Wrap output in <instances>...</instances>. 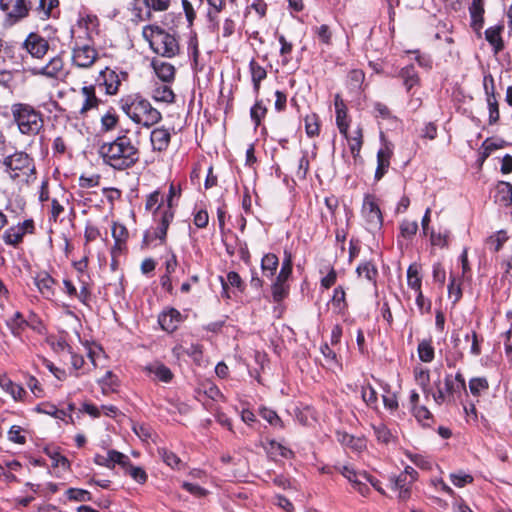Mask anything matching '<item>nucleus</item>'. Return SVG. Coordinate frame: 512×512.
<instances>
[{
  "label": "nucleus",
  "instance_id": "obj_52",
  "mask_svg": "<svg viewBox=\"0 0 512 512\" xmlns=\"http://www.w3.org/2000/svg\"><path fill=\"white\" fill-rule=\"evenodd\" d=\"M117 378L113 375L111 371H107L106 375L99 381L102 386V390L104 394H107L109 391H114V387L117 385Z\"/></svg>",
  "mask_w": 512,
  "mask_h": 512
},
{
  "label": "nucleus",
  "instance_id": "obj_19",
  "mask_svg": "<svg viewBox=\"0 0 512 512\" xmlns=\"http://www.w3.org/2000/svg\"><path fill=\"white\" fill-rule=\"evenodd\" d=\"M392 488L398 491V498L401 500H406L410 497V486L413 483L408 479V475L405 473H400L397 476H393L390 478Z\"/></svg>",
  "mask_w": 512,
  "mask_h": 512
},
{
  "label": "nucleus",
  "instance_id": "obj_13",
  "mask_svg": "<svg viewBox=\"0 0 512 512\" xmlns=\"http://www.w3.org/2000/svg\"><path fill=\"white\" fill-rule=\"evenodd\" d=\"M99 74L100 76L97 80L99 84L105 86V91L108 95H115L121 84L120 75L107 67L100 70Z\"/></svg>",
  "mask_w": 512,
  "mask_h": 512
},
{
  "label": "nucleus",
  "instance_id": "obj_63",
  "mask_svg": "<svg viewBox=\"0 0 512 512\" xmlns=\"http://www.w3.org/2000/svg\"><path fill=\"white\" fill-rule=\"evenodd\" d=\"M315 33L317 34L319 40L322 43L327 44V45H329L331 43L332 34L330 32L328 25L323 24V25L317 27L315 29Z\"/></svg>",
  "mask_w": 512,
  "mask_h": 512
},
{
  "label": "nucleus",
  "instance_id": "obj_4",
  "mask_svg": "<svg viewBox=\"0 0 512 512\" xmlns=\"http://www.w3.org/2000/svg\"><path fill=\"white\" fill-rule=\"evenodd\" d=\"M142 35L149 42L151 49L161 56L171 58L179 52V44L175 36L158 26H145Z\"/></svg>",
  "mask_w": 512,
  "mask_h": 512
},
{
  "label": "nucleus",
  "instance_id": "obj_53",
  "mask_svg": "<svg viewBox=\"0 0 512 512\" xmlns=\"http://www.w3.org/2000/svg\"><path fill=\"white\" fill-rule=\"evenodd\" d=\"M67 496L70 500L85 502L90 500V493L83 489L70 488L67 490Z\"/></svg>",
  "mask_w": 512,
  "mask_h": 512
},
{
  "label": "nucleus",
  "instance_id": "obj_10",
  "mask_svg": "<svg viewBox=\"0 0 512 512\" xmlns=\"http://www.w3.org/2000/svg\"><path fill=\"white\" fill-rule=\"evenodd\" d=\"M483 86L486 94V101L489 111V124H496L500 118L498 101L495 96V84L492 75H486L483 80Z\"/></svg>",
  "mask_w": 512,
  "mask_h": 512
},
{
  "label": "nucleus",
  "instance_id": "obj_48",
  "mask_svg": "<svg viewBox=\"0 0 512 512\" xmlns=\"http://www.w3.org/2000/svg\"><path fill=\"white\" fill-rule=\"evenodd\" d=\"M288 293V287L285 285V281L276 280L272 286L273 299L276 302L282 301Z\"/></svg>",
  "mask_w": 512,
  "mask_h": 512
},
{
  "label": "nucleus",
  "instance_id": "obj_51",
  "mask_svg": "<svg viewBox=\"0 0 512 512\" xmlns=\"http://www.w3.org/2000/svg\"><path fill=\"white\" fill-rule=\"evenodd\" d=\"M159 454L162 457L163 461L172 468H177L181 463L180 458L172 451L160 449Z\"/></svg>",
  "mask_w": 512,
  "mask_h": 512
},
{
  "label": "nucleus",
  "instance_id": "obj_11",
  "mask_svg": "<svg viewBox=\"0 0 512 512\" xmlns=\"http://www.w3.org/2000/svg\"><path fill=\"white\" fill-rule=\"evenodd\" d=\"M362 213L371 228H380L383 222L382 213L372 196H366L363 201Z\"/></svg>",
  "mask_w": 512,
  "mask_h": 512
},
{
  "label": "nucleus",
  "instance_id": "obj_34",
  "mask_svg": "<svg viewBox=\"0 0 512 512\" xmlns=\"http://www.w3.org/2000/svg\"><path fill=\"white\" fill-rule=\"evenodd\" d=\"M407 282L408 286L415 292L421 291V277L415 265H410L407 270Z\"/></svg>",
  "mask_w": 512,
  "mask_h": 512
},
{
  "label": "nucleus",
  "instance_id": "obj_31",
  "mask_svg": "<svg viewBox=\"0 0 512 512\" xmlns=\"http://www.w3.org/2000/svg\"><path fill=\"white\" fill-rule=\"evenodd\" d=\"M418 355L423 362L429 363L434 359V348L431 340H423L419 343Z\"/></svg>",
  "mask_w": 512,
  "mask_h": 512
},
{
  "label": "nucleus",
  "instance_id": "obj_14",
  "mask_svg": "<svg viewBox=\"0 0 512 512\" xmlns=\"http://www.w3.org/2000/svg\"><path fill=\"white\" fill-rule=\"evenodd\" d=\"M435 386L437 390L432 394V397L438 405L449 400L454 393L459 392L451 375L445 377L443 386L440 381L436 382Z\"/></svg>",
  "mask_w": 512,
  "mask_h": 512
},
{
  "label": "nucleus",
  "instance_id": "obj_59",
  "mask_svg": "<svg viewBox=\"0 0 512 512\" xmlns=\"http://www.w3.org/2000/svg\"><path fill=\"white\" fill-rule=\"evenodd\" d=\"M361 396H362L363 401L367 405H372V404L376 403V401H377L376 391L370 385L362 387Z\"/></svg>",
  "mask_w": 512,
  "mask_h": 512
},
{
  "label": "nucleus",
  "instance_id": "obj_39",
  "mask_svg": "<svg viewBox=\"0 0 512 512\" xmlns=\"http://www.w3.org/2000/svg\"><path fill=\"white\" fill-rule=\"evenodd\" d=\"M488 388V381L484 377L472 378L469 381V389L474 396H479L482 392L488 390Z\"/></svg>",
  "mask_w": 512,
  "mask_h": 512
},
{
  "label": "nucleus",
  "instance_id": "obj_9",
  "mask_svg": "<svg viewBox=\"0 0 512 512\" xmlns=\"http://www.w3.org/2000/svg\"><path fill=\"white\" fill-rule=\"evenodd\" d=\"M35 76H45L50 79L63 80L68 75L62 57L55 56L50 61L41 67H35L31 70Z\"/></svg>",
  "mask_w": 512,
  "mask_h": 512
},
{
  "label": "nucleus",
  "instance_id": "obj_33",
  "mask_svg": "<svg viewBox=\"0 0 512 512\" xmlns=\"http://www.w3.org/2000/svg\"><path fill=\"white\" fill-rule=\"evenodd\" d=\"M58 4V0H39L35 11L38 13L41 19H45L51 15L52 9L57 7Z\"/></svg>",
  "mask_w": 512,
  "mask_h": 512
},
{
  "label": "nucleus",
  "instance_id": "obj_17",
  "mask_svg": "<svg viewBox=\"0 0 512 512\" xmlns=\"http://www.w3.org/2000/svg\"><path fill=\"white\" fill-rule=\"evenodd\" d=\"M152 67L159 78L164 83H171L175 79V67L165 61L154 59L152 61Z\"/></svg>",
  "mask_w": 512,
  "mask_h": 512
},
{
  "label": "nucleus",
  "instance_id": "obj_30",
  "mask_svg": "<svg viewBox=\"0 0 512 512\" xmlns=\"http://www.w3.org/2000/svg\"><path fill=\"white\" fill-rule=\"evenodd\" d=\"M25 235V230L23 227H10L4 233V241L7 244L17 245L22 241L23 236Z\"/></svg>",
  "mask_w": 512,
  "mask_h": 512
},
{
  "label": "nucleus",
  "instance_id": "obj_15",
  "mask_svg": "<svg viewBox=\"0 0 512 512\" xmlns=\"http://www.w3.org/2000/svg\"><path fill=\"white\" fill-rule=\"evenodd\" d=\"M144 370L153 380H158L164 383L171 382L174 377L172 371L160 362H153L145 366Z\"/></svg>",
  "mask_w": 512,
  "mask_h": 512
},
{
  "label": "nucleus",
  "instance_id": "obj_45",
  "mask_svg": "<svg viewBox=\"0 0 512 512\" xmlns=\"http://www.w3.org/2000/svg\"><path fill=\"white\" fill-rule=\"evenodd\" d=\"M357 273L360 277H365L369 281H373L377 276V269L370 262H365L357 267Z\"/></svg>",
  "mask_w": 512,
  "mask_h": 512
},
{
  "label": "nucleus",
  "instance_id": "obj_36",
  "mask_svg": "<svg viewBox=\"0 0 512 512\" xmlns=\"http://www.w3.org/2000/svg\"><path fill=\"white\" fill-rule=\"evenodd\" d=\"M412 413L419 423L423 426H430L432 414L425 406H414Z\"/></svg>",
  "mask_w": 512,
  "mask_h": 512
},
{
  "label": "nucleus",
  "instance_id": "obj_21",
  "mask_svg": "<svg viewBox=\"0 0 512 512\" xmlns=\"http://www.w3.org/2000/svg\"><path fill=\"white\" fill-rule=\"evenodd\" d=\"M180 321L181 314L176 309L162 313L158 319L161 328L167 332L175 331Z\"/></svg>",
  "mask_w": 512,
  "mask_h": 512
},
{
  "label": "nucleus",
  "instance_id": "obj_64",
  "mask_svg": "<svg viewBox=\"0 0 512 512\" xmlns=\"http://www.w3.org/2000/svg\"><path fill=\"white\" fill-rule=\"evenodd\" d=\"M448 293L449 297L453 298L454 303L457 302L462 296L460 284L456 283V279L454 277H451V281L448 286Z\"/></svg>",
  "mask_w": 512,
  "mask_h": 512
},
{
  "label": "nucleus",
  "instance_id": "obj_43",
  "mask_svg": "<svg viewBox=\"0 0 512 512\" xmlns=\"http://www.w3.org/2000/svg\"><path fill=\"white\" fill-rule=\"evenodd\" d=\"M108 455L110 458L112 469L116 464L120 465L123 469H125L126 466H129L130 459L127 455L116 450H109Z\"/></svg>",
  "mask_w": 512,
  "mask_h": 512
},
{
  "label": "nucleus",
  "instance_id": "obj_25",
  "mask_svg": "<svg viewBox=\"0 0 512 512\" xmlns=\"http://www.w3.org/2000/svg\"><path fill=\"white\" fill-rule=\"evenodd\" d=\"M504 27L501 25H496L493 27H489L485 31V38L489 42V44L493 47L494 52L497 54L499 53L503 48V40L501 37V32L503 31Z\"/></svg>",
  "mask_w": 512,
  "mask_h": 512
},
{
  "label": "nucleus",
  "instance_id": "obj_23",
  "mask_svg": "<svg viewBox=\"0 0 512 512\" xmlns=\"http://www.w3.org/2000/svg\"><path fill=\"white\" fill-rule=\"evenodd\" d=\"M81 93L84 100L80 107V113L84 114L87 111L98 106L99 99L95 94V87L93 85L83 86L81 89Z\"/></svg>",
  "mask_w": 512,
  "mask_h": 512
},
{
  "label": "nucleus",
  "instance_id": "obj_16",
  "mask_svg": "<svg viewBox=\"0 0 512 512\" xmlns=\"http://www.w3.org/2000/svg\"><path fill=\"white\" fill-rule=\"evenodd\" d=\"M171 134L164 127L155 128L150 135V141L154 151H165L170 143Z\"/></svg>",
  "mask_w": 512,
  "mask_h": 512
},
{
  "label": "nucleus",
  "instance_id": "obj_35",
  "mask_svg": "<svg viewBox=\"0 0 512 512\" xmlns=\"http://www.w3.org/2000/svg\"><path fill=\"white\" fill-rule=\"evenodd\" d=\"M349 142V147L351 150L352 155L356 159L360 153L361 147H362V130L358 128L353 136L345 137Z\"/></svg>",
  "mask_w": 512,
  "mask_h": 512
},
{
  "label": "nucleus",
  "instance_id": "obj_6",
  "mask_svg": "<svg viewBox=\"0 0 512 512\" xmlns=\"http://www.w3.org/2000/svg\"><path fill=\"white\" fill-rule=\"evenodd\" d=\"M31 8V0H0V9L6 14L10 24L26 18Z\"/></svg>",
  "mask_w": 512,
  "mask_h": 512
},
{
  "label": "nucleus",
  "instance_id": "obj_7",
  "mask_svg": "<svg viewBox=\"0 0 512 512\" xmlns=\"http://www.w3.org/2000/svg\"><path fill=\"white\" fill-rule=\"evenodd\" d=\"M399 75L403 79V85L405 86L407 92L411 94L408 105L413 110H416L422 104L421 97L416 95V91L412 92L415 87L420 86V78L418 73L416 72L413 65H409L402 68Z\"/></svg>",
  "mask_w": 512,
  "mask_h": 512
},
{
  "label": "nucleus",
  "instance_id": "obj_3",
  "mask_svg": "<svg viewBox=\"0 0 512 512\" xmlns=\"http://www.w3.org/2000/svg\"><path fill=\"white\" fill-rule=\"evenodd\" d=\"M121 108L133 122L144 127L153 126L162 119L161 113L139 95L123 99Z\"/></svg>",
  "mask_w": 512,
  "mask_h": 512
},
{
  "label": "nucleus",
  "instance_id": "obj_18",
  "mask_svg": "<svg viewBox=\"0 0 512 512\" xmlns=\"http://www.w3.org/2000/svg\"><path fill=\"white\" fill-rule=\"evenodd\" d=\"M170 83L156 82L151 90V97L156 102L171 104L175 100V94L169 86Z\"/></svg>",
  "mask_w": 512,
  "mask_h": 512
},
{
  "label": "nucleus",
  "instance_id": "obj_37",
  "mask_svg": "<svg viewBox=\"0 0 512 512\" xmlns=\"http://www.w3.org/2000/svg\"><path fill=\"white\" fill-rule=\"evenodd\" d=\"M339 471L352 484H355L359 478H366L369 480V475L366 472H357L350 466H342L339 468Z\"/></svg>",
  "mask_w": 512,
  "mask_h": 512
},
{
  "label": "nucleus",
  "instance_id": "obj_32",
  "mask_svg": "<svg viewBox=\"0 0 512 512\" xmlns=\"http://www.w3.org/2000/svg\"><path fill=\"white\" fill-rule=\"evenodd\" d=\"M414 377L418 385L422 388L423 392L429 394L428 385L430 382L429 370L423 367H416L414 369Z\"/></svg>",
  "mask_w": 512,
  "mask_h": 512
},
{
  "label": "nucleus",
  "instance_id": "obj_20",
  "mask_svg": "<svg viewBox=\"0 0 512 512\" xmlns=\"http://www.w3.org/2000/svg\"><path fill=\"white\" fill-rule=\"evenodd\" d=\"M392 156V149L388 144L381 148L377 153V169L375 172V178L380 180L390 165V158Z\"/></svg>",
  "mask_w": 512,
  "mask_h": 512
},
{
  "label": "nucleus",
  "instance_id": "obj_22",
  "mask_svg": "<svg viewBox=\"0 0 512 512\" xmlns=\"http://www.w3.org/2000/svg\"><path fill=\"white\" fill-rule=\"evenodd\" d=\"M54 283V279L47 272H40L35 277V285L45 298H51L54 295Z\"/></svg>",
  "mask_w": 512,
  "mask_h": 512
},
{
  "label": "nucleus",
  "instance_id": "obj_41",
  "mask_svg": "<svg viewBox=\"0 0 512 512\" xmlns=\"http://www.w3.org/2000/svg\"><path fill=\"white\" fill-rule=\"evenodd\" d=\"M305 130L309 137L319 134V121L316 114H310L305 117Z\"/></svg>",
  "mask_w": 512,
  "mask_h": 512
},
{
  "label": "nucleus",
  "instance_id": "obj_40",
  "mask_svg": "<svg viewBox=\"0 0 512 512\" xmlns=\"http://www.w3.org/2000/svg\"><path fill=\"white\" fill-rule=\"evenodd\" d=\"M206 2L210 7L207 13L209 20L211 22H215V24H218L216 19L218 14L225 7V0H206Z\"/></svg>",
  "mask_w": 512,
  "mask_h": 512
},
{
  "label": "nucleus",
  "instance_id": "obj_46",
  "mask_svg": "<svg viewBox=\"0 0 512 512\" xmlns=\"http://www.w3.org/2000/svg\"><path fill=\"white\" fill-rule=\"evenodd\" d=\"M418 231V223L416 221L403 220L400 224V233L404 238H411Z\"/></svg>",
  "mask_w": 512,
  "mask_h": 512
},
{
  "label": "nucleus",
  "instance_id": "obj_56",
  "mask_svg": "<svg viewBox=\"0 0 512 512\" xmlns=\"http://www.w3.org/2000/svg\"><path fill=\"white\" fill-rule=\"evenodd\" d=\"M332 304L338 310H342L346 307L345 291L342 287H337L334 290V294L332 297Z\"/></svg>",
  "mask_w": 512,
  "mask_h": 512
},
{
  "label": "nucleus",
  "instance_id": "obj_27",
  "mask_svg": "<svg viewBox=\"0 0 512 512\" xmlns=\"http://www.w3.org/2000/svg\"><path fill=\"white\" fill-rule=\"evenodd\" d=\"M469 12L472 20V26L475 29L481 28L483 23L484 1L472 0V3L469 7Z\"/></svg>",
  "mask_w": 512,
  "mask_h": 512
},
{
  "label": "nucleus",
  "instance_id": "obj_60",
  "mask_svg": "<svg viewBox=\"0 0 512 512\" xmlns=\"http://www.w3.org/2000/svg\"><path fill=\"white\" fill-rule=\"evenodd\" d=\"M292 273V261L291 257L288 256L282 263L281 270L276 278V280L285 281L289 278Z\"/></svg>",
  "mask_w": 512,
  "mask_h": 512
},
{
  "label": "nucleus",
  "instance_id": "obj_28",
  "mask_svg": "<svg viewBox=\"0 0 512 512\" xmlns=\"http://www.w3.org/2000/svg\"><path fill=\"white\" fill-rule=\"evenodd\" d=\"M250 72L251 78L254 86V91L258 94L260 89V83L267 76L266 70L260 66L256 61L252 60L250 62Z\"/></svg>",
  "mask_w": 512,
  "mask_h": 512
},
{
  "label": "nucleus",
  "instance_id": "obj_62",
  "mask_svg": "<svg viewBox=\"0 0 512 512\" xmlns=\"http://www.w3.org/2000/svg\"><path fill=\"white\" fill-rule=\"evenodd\" d=\"M430 242L433 246H439V247H447L448 245V232L441 234V233H435L432 231L430 233Z\"/></svg>",
  "mask_w": 512,
  "mask_h": 512
},
{
  "label": "nucleus",
  "instance_id": "obj_47",
  "mask_svg": "<svg viewBox=\"0 0 512 512\" xmlns=\"http://www.w3.org/2000/svg\"><path fill=\"white\" fill-rule=\"evenodd\" d=\"M450 480L456 487H464L466 484L473 482V477L470 474L462 471L451 473Z\"/></svg>",
  "mask_w": 512,
  "mask_h": 512
},
{
  "label": "nucleus",
  "instance_id": "obj_42",
  "mask_svg": "<svg viewBox=\"0 0 512 512\" xmlns=\"http://www.w3.org/2000/svg\"><path fill=\"white\" fill-rule=\"evenodd\" d=\"M13 334H19L21 330L27 326V322L20 312H16L13 317L7 322Z\"/></svg>",
  "mask_w": 512,
  "mask_h": 512
},
{
  "label": "nucleus",
  "instance_id": "obj_61",
  "mask_svg": "<svg viewBox=\"0 0 512 512\" xmlns=\"http://www.w3.org/2000/svg\"><path fill=\"white\" fill-rule=\"evenodd\" d=\"M144 3L154 11H166L170 6V0H144Z\"/></svg>",
  "mask_w": 512,
  "mask_h": 512
},
{
  "label": "nucleus",
  "instance_id": "obj_1",
  "mask_svg": "<svg viewBox=\"0 0 512 512\" xmlns=\"http://www.w3.org/2000/svg\"><path fill=\"white\" fill-rule=\"evenodd\" d=\"M99 154L105 164L116 170L131 168L139 160V149L127 135H120L111 142L103 143Z\"/></svg>",
  "mask_w": 512,
  "mask_h": 512
},
{
  "label": "nucleus",
  "instance_id": "obj_24",
  "mask_svg": "<svg viewBox=\"0 0 512 512\" xmlns=\"http://www.w3.org/2000/svg\"><path fill=\"white\" fill-rule=\"evenodd\" d=\"M495 202L503 206L512 204V185L509 182H499L495 190Z\"/></svg>",
  "mask_w": 512,
  "mask_h": 512
},
{
  "label": "nucleus",
  "instance_id": "obj_55",
  "mask_svg": "<svg viewBox=\"0 0 512 512\" xmlns=\"http://www.w3.org/2000/svg\"><path fill=\"white\" fill-rule=\"evenodd\" d=\"M112 236L117 244L125 242L128 237V231L122 224L114 223L112 226Z\"/></svg>",
  "mask_w": 512,
  "mask_h": 512
},
{
  "label": "nucleus",
  "instance_id": "obj_54",
  "mask_svg": "<svg viewBox=\"0 0 512 512\" xmlns=\"http://www.w3.org/2000/svg\"><path fill=\"white\" fill-rule=\"evenodd\" d=\"M266 112V107L259 101L251 108L250 115L256 126L260 124L261 119L265 116Z\"/></svg>",
  "mask_w": 512,
  "mask_h": 512
},
{
  "label": "nucleus",
  "instance_id": "obj_44",
  "mask_svg": "<svg viewBox=\"0 0 512 512\" xmlns=\"http://www.w3.org/2000/svg\"><path fill=\"white\" fill-rule=\"evenodd\" d=\"M336 124L340 133L347 137L349 122L347 120V108L336 111Z\"/></svg>",
  "mask_w": 512,
  "mask_h": 512
},
{
  "label": "nucleus",
  "instance_id": "obj_5",
  "mask_svg": "<svg viewBox=\"0 0 512 512\" xmlns=\"http://www.w3.org/2000/svg\"><path fill=\"white\" fill-rule=\"evenodd\" d=\"M14 121L22 134H37L43 126L39 112L28 104L17 103L11 108Z\"/></svg>",
  "mask_w": 512,
  "mask_h": 512
},
{
  "label": "nucleus",
  "instance_id": "obj_58",
  "mask_svg": "<svg viewBox=\"0 0 512 512\" xmlns=\"http://www.w3.org/2000/svg\"><path fill=\"white\" fill-rule=\"evenodd\" d=\"M117 122L118 117L114 113L108 112L101 118L102 128L105 131L113 130L116 127Z\"/></svg>",
  "mask_w": 512,
  "mask_h": 512
},
{
  "label": "nucleus",
  "instance_id": "obj_8",
  "mask_svg": "<svg viewBox=\"0 0 512 512\" xmlns=\"http://www.w3.org/2000/svg\"><path fill=\"white\" fill-rule=\"evenodd\" d=\"M98 58L97 50L89 44H76L72 50V64L78 68H90Z\"/></svg>",
  "mask_w": 512,
  "mask_h": 512
},
{
  "label": "nucleus",
  "instance_id": "obj_50",
  "mask_svg": "<svg viewBox=\"0 0 512 512\" xmlns=\"http://www.w3.org/2000/svg\"><path fill=\"white\" fill-rule=\"evenodd\" d=\"M373 429L375 436L379 442L387 444L392 440L393 436L390 430L385 425L379 424L377 426H374Z\"/></svg>",
  "mask_w": 512,
  "mask_h": 512
},
{
  "label": "nucleus",
  "instance_id": "obj_38",
  "mask_svg": "<svg viewBox=\"0 0 512 512\" xmlns=\"http://www.w3.org/2000/svg\"><path fill=\"white\" fill-rule=\"evenodd\" d=\"M508 237L505 231H498L495 234L491 235L486 243L491 250L499 251L503 244L507 241Z\"/></svg>",
  "mask_w": 512,
  "mask_h": 512
},
{
  "label": "nucleus",
  "instance_id": "obj_26",
  "mask_svg": "<svg viewBox=\"0 0 512 512\" xmlns=\"http://www.w3.org/2000/svg\"><path fill=\"white\" fill-rule=\"evenodd\" d=\"M338 441L347 447H350L352 450L356 452H361L366 448V441L363 438H356L352 435H349L347 433H337Z\"/></svg>",
  "mask_w": 512,
  "mask_h": 512
},
{
  "label": "nucleus",
  "instance_id": "obj_29",
  "mask_svg": "<svg viewBox=\"0 0 512 512\" xmlns=\"http://www.w3.org/2000/svg\"><path fill=\"white\" fill-rule=\"evenodd\" d=\"M278 264V257L275 254L268 253L264 255L261 261L263 274L267 277H272L277 270Z\"/></svg>",
  "mask_w": 512,
  "mask_h": 512
},
{
  "label": "nucleus",
  "instance_id": "obj_2",
  "mask_svg": "<svg viewBox=\"0 0 512 512\" xmlns=\"http://www.w3.org/2000/svg\"><path fill=\"white\" fill-rule=\"evenodd\" d=\"M1 165L4 173L17 185H29L36 180L34 160L23 151L5 156Z\"/></svg>",
  "mask_w": 512,
  "mask_h": 512
},
{
  "label": "nucleus",
  "instance_id": "obj_57",
  "mask_svg": "<svg viewBox=\"0 0 512 512\" xmlns=\"http://www.w3.org/2000/svg\"><path fill=\"white\" fill-rule=\"evenodd\" d=\"M260 415L273 426H282V421L275 411L268 408H262Z\"/></svg>",
  "mask_w": 512,
  "mask_h": 512
},
{
  "label": "nucleus",
  "instance_id": "obj_12",
  "mask_svg": "<svg viewBox=\"0 0 512 512\" xmlns=\"http://www.w3.org/2000/svg\"><path fill=\"white\" fill-rule=\"evenodd\" d=\"M26 50L35 58H43L49 49L48 42L41 36L31 33L24 42Z\"/></svg>",
  "mask_w": 512,
  "mask_h": 512
},
{
  "label": "nucleus",
  "instance_id": "obj_49",
  "mask_svg": "<svg viewBox=\"0 0 512 512\" xmlns=\"http://www.w3.org/2000/svg\"><path fill=\"white\" fill-rule=\"evenodd\" d=\"M126 473H128L136 482L142 484L147 480V474L141 467H135L129 462V466L125 468Z\"/></svg>",
  "mask_w": 512,
  "mask_h": 512
}]
</instances>
